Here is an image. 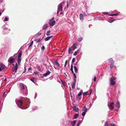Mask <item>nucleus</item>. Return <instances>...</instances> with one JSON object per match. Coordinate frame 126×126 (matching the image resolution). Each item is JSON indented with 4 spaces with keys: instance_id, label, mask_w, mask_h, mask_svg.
Masks as SVG:
<instances>
[{
    "instance_id": "obj_1",
    "label": "nucleus",
    "mask_w": 126,
    "mask_h": 126,
    "mask_svg": "<svg viewBox=\"0 0 126 126\" xmlns=\"http://www.w3.org/2000/svg\"><path fill=\"white\" fill-rule=\"evenodd\" d=\"M28 100H24V99L22 98L16 101V103L17 106L21 109H27L29 106L26 103V101H27Z\"/></svg>"
},
{
    "instance_id": "obj_2",
    "label": "nucleus",
    "mask_w": 126,
    "mask_h": 126,
    "mask_svg": "<svg viewBox=\"0 0 126 126\" xmlns=\"http://www.w3.org/2000/svg\"><path fill=\"white\" fill-rule=\"evenodd\" d=\"M64 3V2H63L61 3L59 5L58 7V10L59 11H62V6L63 5V4Z\"/></svg>"
},
{
    "instance_id": "obj_3",
    "label": "nucleus",
    "mask_w": 126,
    "mask_h": 126,
    "mask_svg": "<svg viewBox=\"0 0 126 126\" xmlns=\"http://www.w3.org/2000/svg\"><path fill=\"white\" fill-rule=\"evenodd\" d=\"M0 65L3 70H7V68L6 67L3 63H1Z\"/></svg>"
},
{
    "instance_id": "obj_4",
    "label": "nucleus",
    "mask_w": 126,
    "mask_h": 126,
    "mask_svg": "<svg viewBox=\"0 0 126 126\" xmlns=\"http://www.w3.org/2000/svg\"><path fill=\"white\" fill-rule=\"evenodd\" d=\"M114 103L113 102H112L110 103V106L108 105L109 106V108L110 107L111 109L112 110L114 108Z\"/></svg>"
},
{
    "instance_id": "obj_5",
    "label": "nucleus",
    "mask_w": 126,
    "mask_h": 126,
    "mask_svg": "<svg viewBox=\"0 0 126 126\" xmlns=\"http://www.w3.org/2000/svg\"><path fill=\"white\" fill-rule=\"evenodd\" d=\"M15 59H14L11 58H9L8 60V62L10 63H13L15 61Z\"/></svg>"
},
{
    "instance_id": "obj_6",
    "label": "nucleus",
    "mask_w": 126,
    "mask_h": 126,
    "mask_svg": "<svg viewBox=\"0 0 126 126\" xmlns=\"http://www.w3.org/2000/svg\"><path fill=\"white\" fill-rule=\"evenodd\" d=\"M116 82L114 80L110 79V85H114L116 84Z\"/></svg>"
},
{
    "instance_id": "obj_7",
    "label": "nucleus",
    "mask_w": 126,
    "mask_h": 126,
    "mask_svg": "<svg viewBox=\"0 0 126 126\" xmlns=\"http://www.w3.org/2000/svg\"><path fill=\"white\" fill-rule=\"evenodd\" d=\"M56 23V22L55 21H53L52 22H48V24L50 26H54Z\"/></svg>"
},
{
    "instance_id": "obj_8",
    "label": "nucleus",
    "mask_w": 126,
    "mask_h": 126,
    "mask_svg": "<svg viewBox=\"0 0 126 126\" xmlns=\"http://www.w3.org/2000/svg\"><path fill=\"white\" fill-rule=\"evenodd\" d=\"M115 107L116 108H119L120 107V104L119 102L117 101L115 104Z\"/></svg>"
},
{
    "instance_id": "obj_9",
    "label": "nucleus",
    "mask_w": 126,
    "mask_h": 126,
    "mask_svg": "<svg viewBox=\"0 0 126 126\" xmlns=\"http://www.w3.org/2000/svg\"><path fill=\"white\" fill-rule=\"evenodd\" d=\"M73 110L75 111H77L79 110L78 108L76 106H73Z\"/></svg>"
},
{
    "instance_id": "obj_10",
    "label": "nucleus",
    "mask_w": 126,
    "mask_h": 126,
    "mask_svg": "<svg viewBox=\"0 0 126 126\" xmlns=\"http://www.w3.org/2000/svg\"><path fill=\"white\" fill-rule=\"evenodd\" d=\"M19 86L21 90H23L24 89V88L23 84L22 83H21L19 84Z\"/></svg>"
},
{
    "instance_id": "obj_11",
    "label": "nucleus",
    "mask_w": 126,
    "mask_h": 126,
    "mask_svg": "<svg viewBox=\"0 0 126 126\" xmlns=\"http://www.w3.org/2000/svg\"><path fill=\"white\" fill-rule=\"evenodd\" d=\"M18 69V67L16 66L13 67V69L12 70L13 71H15V72H16Z\"/></svg>"
},
{
    "instance_id": "obj_12",
    "label": "nucleus",
    "mask_w": 126,
    "mask_h": 126,
    "mask_svg": "<svg viewBox=\"0 0 126 126\" xmlns=\"http://www.w3.org/2000/svg\"><path fill=\"white\" fill-rule=\"evenodd\" d=\"M77 44H74L73 45V47H73V50H74L77 48Z\"/></svg>"
},
{
    "instance_id": "obj_13",
    "label": "nucleus",
    "mask_w": 126,
    "mask_h": 126,
    "mask_svg": "<svg viewBox=\"0 0 126 126\" xmlns=\"http://www.w3.org/2000/svg\"><path fill=\"white\" fill-rule=\"evenodd\" d=\"M52 37V36H48L46 37L45 39V40L46 41H47L49 40L51 37Z\"/></svg>"
},
{
    "instance_id": "obj_14",
    "label": "nucleus",
    "mask_w": 126,
    "mask_h": 126,
    "mask_svg": "<svg viewBox=\"0 0 126 126\" xmlns=\"http://www.w3.org/2000/svg\"><path fill=\"white\" fill-rule=\"evenodd\" d=\"M79 16L80 19L81 20H83L84 19V18L83 14H80Z\"/></svg>"
},
{
    "instance_id": "obj_15",
    "label": "nucleus",
    "mask_w": 126,
    "mask_h": 126,
    "mask_svg": "<svg viewBox=\"0 0 126 126\" xmlns=\"http://www.w3.org/2000/svg\"><path fill=\"white\" fill-rule=\"evenodd\" d=\"M77 120H74L73 121L71 122V124H72V126H74L76 124Z\"/></svg>"
},
{
    "instance_id": "obj_16",
    "label": "nucleus",
    "mask_w": 126,
    "mask_h": 126,
    "mask_svg": "<svg viewBox=\"0 0 126 126\" xmlns=\"http://www.w3.org/2000/svg\"><path fill=\"white\" fill-rule=\"evenodd\" d=\"M55 63L58 67H60V65L59 63L58 62L57 60H56L54 61Z\"/></svg>"
},
{
    "instance_id": "obj_17",
    "label": "nucleus",
    "mask_w": 126,
    "mask_h": 126,
    "mask_svg": "<svg viewBox=\"0 0 126 126\" xmlns=\"http://www.w3.org/2000/svg\"><path fill=\"white\" fill-rule=\"evenodd\" d=\"M21 58H18L17 62L18 63V65H20V63H21Z\"/></svg>"
},
{
    "instance_id": "obj_18",
    "label": "nucleus",
    "mask_w": 126,
    "mask_h": 126,
    "mask_svg": "<svg viewBox=\"0 0 126 126\" xmlns=\"http://www.w3.org/2000/svg\"><path fill=\"white\" fill-rule=\"evenodd\" d=\"M41 38H36L34 40V41L36 42L37 43L39 42L40 41Z\"/></svg>"
},
{
    "instance_id": "obj_19",
    "label": "nucleus",
    "mask_w": 126,
    "mask_h": 126,
    "mask_svg": "<svg viewBox=\"0 0 126 126\" xmlns=\"http://www.w3.org/2000/svg\"><path fill=\"white\" fill-rule=\"evenodd\" d=\"M83 93V91L82 90H81L80 92L78 94V96L79 97L82 94V93Z\"/></svg>"
},
{
    "instance_id": "obj_20",
    "label": "nucleus",
    "mask_w": 126,
    "mask_h": 126,
    "mask_svg": "<svg viewBox=\"0 0 126 126\" xmlns=\"http://www.w3.org/2000/svg\"><path fill=\"white\" fill-rule=\"evenodd\" d=\"M50 73V72L49 70H48L46 73L44 74V76H46L49 74Z\"/></svg>"
},
{
    "instance_id": "obj_21",
    "label": "nucleus",
    "mask_w": 126,
    "mask_h": 126,
    "mask_svg": "<svg viewBox=\"0 0 126 126\" xmlns=\"http://www.w3.org/2000/svg\"><path fill=\"white\" fill-rule=\"evenodd\" d=\"M47 27H48V26H47V25L46 24L44 25L43 26L42 28V29L43 30H44L46 29L47 28Z\"/></svg>"
},
{
    "instance_id": "obj_22",
    "label": "nucleus",
    "mask_w": 126,
    "mask_h": 126,
    "mask_svg": "<svg viewBox=\"0 0 126 126\" xmlns=\"http://www.w3.org/2000/svg\"><path fill=\"white\" fill-rule=\"evenodd\" d=\"M109 62L110 63H114V62L112 59H110L109 60Z\"/></svg>"
},
{
    "instance_id": "obj_23",
    "label": "nucleus",
    "mask_w": 126,
    "mask_h": 126,
    "mask_svg": "<svg viewBox=\"0 0 126 126\" xmlns=\"http://www.w3.org/2000/svg\"><path fill=\"white\" fill-rule=\"evenodd\" d=\"M76 83L75 82L73 83L72 85V88L74 89Z\"/></svg>"
},
{
    "instance_id": "obj_24",
    "label": "nucleus",
    "mask_w": 126,
    "mask_h": 126,
    "mask_svg": "<svg viewBox=\"0 0 126 126\" xmlns=\"http://www.w3.org/2000/svg\"><path fill=\"white\" fill-rule=\"evenodd\" d=\"M22 52H21L19 53L18 57V58H21V56L22 55Z\"/></svg>"
},
{
    "instance_id": "obj_25",
    "label": "nucleus",
    "mask_w": 126,
    "mask_h": 126,
    "mask_svg": "<svg viewBox=\"0 0 126 126\" xmlns=\"http://www.w3.org/2000/svg\"><path fill=\"white\" fill-rule=\"evenodd\" d=\"M79 114H78L76 113L74 115L73 118L74 119H75L77 118Z\"/></svg>"
},
{
    "instance_id": "obj_26",
    "label": "nucleus",
    "mask_w": 126,
    "mask_h": 126,
    "mask_svg": "<svg viewBox=\"0 0 126 126\" xmlns=\"http://www.w3.org/2000/svg\"><path fill=\"white\" fill-rule=\"evenodd\" d=\"M74 68L75 72L76 74L77 73V71H78L77 69V67H76L75 66H74Z\"/></svg>"
},
{
    "instance_id": "obj_27",
    "label": "nucleus",
    "mask_w": 126,
    "mask_h": 126,
    "mask_svg": "<svg viewBox=\"0 0 126 126\" xmlns=\"http://www.w3.org/2000/svg\"><path fill=\"white\" fill-rule=\"evenodd\" d=\"M116 78L115 77H111L110 79V80H114H114H115L116 79Z\"/></svg>"
},
{
    "instance_id": "obj_28",
    "label": "nucleus",
    "mask_w": 126,
    "mask_h": 126,
    "mask_svg": "<svg viewBox=\"0 0 126 126\" xmlns=\"http://www.w3.org/2000/svg\"><path fill=\"white\" fill-rule=\"evenodd\" d=\"M82 39V37H80L78 39L77 41L79 42H80L81 41Z\"/></svg>"
},
{
    "instance_id": "obj_29",
    "label": "nucleus",
    "mask_w": 126,
    "mask_h": 126,
    "mask_svg": "<svg viewBox=\"0 0 126 126\" xmlns=\"http://www.w3.org/2000/svg\"><path fill=\"white\" fill-rule=\"evenodd\" d=\"M83 111H87V109L85 106H84L83 108Z\"/></svg>"
},
{
    "instance_id": "obj_30",
    "label": "nucleus",
    "mask_w": 126,
    "mask_h": 126,
    "mask_svg": "<svg viewBox=\"0 0 126 126\" xmlns=\"http://www.w3.org/2000/svg\"><path fill=\"white\" fill-rule=\"evenodd\" d=\"M73 66L72 65H71V70L72 71V73H74V72L73 70Z\"/></svg>"
},
{
    "instance_id": "obj_31",
    "label": "nucleus",
    "mask_w": 126,
    "mask_h": 126,
    "mask_svg": "<svg viewBox=\"0 0 126 126\" xmlns=\"http://www.w3.org/2000/svg\"><path fill=\"white\" fill-rule=\"evenodd\" d=\"M88 93V92H84L83 93V96H85V95H87Z\"/></svg>"
},
{
    "instance_id": "obj_32",
    "label": "nucleus",
    "mask_w": 126,
    "mask_h": 126,
    "mask_svg": "<svg viewBox=\"0 0 126 126\" xmlns=\"http://www.w3.org/2000/svg\"><path fill=\"white\" fill-rule=\"evenodd\" d=\"M119 14L118 13H117V14H111L110 15V16H116L118 15Z\"/></svg>"
},
{
    "instance_id": "obj_33",
    "label": "nucleus",
    "mask_w": 126,
    "mask_h": 126,
    "mask_svg": "<svg viewBox=\"0 0 126 126\" xmlns=\"http://www.w3.org/2000/svg\"><path fill=\"white\" fill-rule=\"evenodd\" d=\"M72 49L71 48H69L68 49V53H70L72 51Z\"/></svg>"
},
{
    "instance_id": "obj_34",
    "label": "nucleus",
    "mask_w": 126,
    "mask_h": 126,
    "mask_svg": "<svg viewBox=\"0 0 126 126\" xmlns=\"http://www.w3.org/2000/svg\"><path fill=\"white\" fill-rule=\"evenodd\" d=\"M36 67L39 70L41 71V68L39 66L37 65Z\"/></svg>"
},
{
    "instance_id": "obj_35",
    "label": "nucleus",
    "mask_w": 126,
    "mask_h": 126,
    "mask_svg": "<svg viewBox=\"0 0 126 126\" xmlns=\"http://www.w3.org/2000/svg\"><path fill=\"white\" fill-rule=\"evenodd\" d=\"M50 31H48L46 33V34L47 35L49 36L50 35Z\"/></svg>"
},
{
    "instance_id": "obj_36",
    "label": "nucleus",
    "mask_w": 126,
    "mask_h": 126,
    "mask_svg": "<svg viewBox=\"0 0 126 126\" xmlns=\"http://www.w3.org/2000/svg\"><path fill=\"white\" fill-rule=\"evenodd\" d=\"M68 63V60H67L66 61L65 63V65H64V67H65L67 65Z\"/></svg>"
},
{
    "instance_id": "obj_37",
    "label": "nucleus",
    "mask_w": 126,
    "mask_h": 126,
    "mask_svg": "<svg viewBox=\"0 0 126 126\" xmlns=\"http://www.w3.org/2000/svg\"><path fill=\"white\" fill-rule=\"evenodd\" d=\"M54 17H53L51 19H50L49 21L50 22H52L54 20Z\"/></svg>"
},
{
    "instance_id": "obj_38",
    "label": "nucleus",
    "mask_w": 126,
    "mask_h": 126,
    "mask_svg": "<svg viewBox=\"0 0 126 126\" xmlns=\"http://www.w3.org/2000/svg\"><path fill=\"white\" fill-rule=\"evenodd\" d=\"M30 80L33 82L35 83L36 82V81L34 79H30Z\"/></svg>"
},
{
    "instance_id": "obj_39",
    "label": "nucleus",
    "mask_w": 126,
    "mask_h": 126,
    "mask_svg": "<svg viewBox=\"0 0 126 126\" xmlns=\"http://www.w3.org/2000/svg\"><path fill=\"white\" fill-rule=\"evenodd\" d=\"M109 126H116L114 124L110 123L109 124Z\"/></svg>"
},
{
    "instance_id": "obj_40",
    "label": "nucleus",
    "mask_w": 126,
    "mask_h": 126,
    "mask_svg": "<svg viewBox=\"0 0 126 126\" xmlns=\"http://www.w3.org/2000/svg\"><path fill=\"white\" fill-rule=\"evenodd\" d=\"M76 60V59L75 58H73L72 61V63H74Z\"/></svg>"
},
{
    "instance_id": "obj_41",
    "label": "nucleus",
    "mask_w": 126,
    "mask_h": 126,
    "mask_svg": "<svg viewBox=\"0 0 126 126\" xmlns=\"http://www.w3.org/2000/svg\"><path fill=\"white\" fill-rule=\"evenodd\" d=\"M113 64H114V63H111V64L110 65V67L111 68H112L113 66H114Z\"/></svg>"
},
{
    "instance_id": "obj_42",
    "label": "nucleus",
    "mask_w": 126,
    "mask_h": 126,
    "mask_svg": "<svg viewBox=\"0 0 126 126\" xmlns=\"http://www.w3.org/2000/svg\"><path fill=\"white\" fill-rule=\"evenodd\" d=\"M81 121L79 120L78 121V123L77 124V126H79L80 124Z\"/></svg>"
},
{
    "instance_id": "obj_43",
    "label": "nucleus",
    "mask_w": 126,
    "mask_h": 126,
    "mask_svg": "<svg viewBox=\"0 0 126 126\" xmlns=\"http://www.w3.org/2000/svg\"><path fill=\"white\" fill-rule=\"evenodd\" d=\"M104 126H109V125H108V122L107 121L105 123Z\"/></svg>"
},
{
    "instance_id": "obj_44",
    "label": "nucleus",
    "mask_w": 126,
    "mask_h": 126,
    "mask_svg": "<svg viewBox=\"0 0 126 126\" xmlns=\"http://www.w3.org/2000/svg\"><path fill=\"white\" fill-rule=\"evenodd\" d=\"M33 41H32V42H31V43L30 45L29 46V47H31L32 46V45H33Z\"/></svg>"
},
{
    "instance_id": "obj_45",
    "label": "nucleus",
    "mask_w": 126,
    "mask_h": 126,
    "mask_svg": "<svg viewBox=\"0 0 126 126\" xmlns=\"http://www.w3.org/2000/svg\"><path fill=\"white\" fill-rule=\"evenodd\" d=\"M8 18L6 17L4 19V21H8Z\"/></svg>"
},
{
    "instance_id": "obj_46",
    "label": "nucleus",
    "mask_w": 126,
    "mask_h": 126,
    "mask_svg": "<svg viewBox=\"0 0 126 126\" xmlns=\"http://www.w3.org/2000/svg\"><path fill=\"white\" fill-rule=\"evenodd\" d=\"M86 112L85 111L83 112L82 113V115L83 116H84L86 114Z\"/></svg>"
},
{
    "instance_id": "obj_47",
    "label": "nucleus",
    "mask_w": 126,
    "mask_h": 126,
    "mask_svg": "<svg viewBox=\"0 0 126 126\" xmlns=\"http://www.w3.org/2000/svg\"><path fill=\"white\" fill-rule=\"evenodd\" d=\"M78 52L77 51H75V52L74 54V55L76 56Z\"/></svg>"
},
{
    "instance_id": "obj_48",
    "label": "nucleus",
    "mask_w": 126,
    "mask_h": 126,
    "mask_svg": "<svg viewBox=\"0 0 126 126\" xmlns=\"http://www.w3.org/2000/svg\"><path fill=\"white\" fill-rule=\"evenodd\" d=\"M74 78V79H76L77 78V77L76 75V74L75 73H74L73 74Z\"/></svg>"
},
{
    "instance_id": "obj_49",
    "label": "nucleus",
    "mask_w": 126,
    "mask_h": 126,
    "mask_svg": "<svg viewBox=\"0 0 126 126\" xmlns=\"http://www.w3.org/2000/svg\"><path fill=\"white\" fill-rule=\"evenodd\" d=\"M42 49V50H44L45 49V47L44 46H43L41 48Z\"/></svg>"
},
{
    "instance_id": "obj_50",
    "label": "nucleus",
    "mask_w": 126,
    "mask_h": 126,
    "mask_svg": "<svg viewBox=\"0 0 126 126\" xmlns=\"http://www.w3.org/2000/svg\"><path fill=\"white\" fill-rule=\"evenodd\" d=\"M93 80L94 81H95L96 80V77L95 76L94 77Z\"/></svg>"
},
{
    "instance_id": "obj_51",
    "label": "nucleus",
    "mask_w": 126,
    "mask_h": 126,
    "mask_svg": "<svg viewBox=\"0 0 126 126\" xmlns=\"http://www.w3.org/2000/svg\"><path fill=\"white\" fill-rule=\"evenodd\" d=\"M92 89H90V90L89 91V92H90V94H89V95H90L91 93L92 92Z\"/></svg>"
},
{
    "instance_id": "obj_52",
    "label": "nucleus",
    "mask_w": 126,
    "mask_h": 126,
    "mask_svg": "<svg viewBox=\"0 0 126 126\" xmlns=\"http://www.w3.org/2000/svg\"><path fill=\"white\" fill-rule=\"evenodd\" d=\"M2 28L3 29H5V27L4 26H3ZM5 29L7 30V29L6 28V29Z\"/></svg>"
},
{
    "instance_id": "obj_53",
    "label": "nucleus",
    "mask_w": 126,
    "mask_h": 126,
    "mask_svg": "<svg viewBox=\"0 0 126 126\" xmlns=\"http://www.w3.org/2000/svg\"><path fill=\"white\" fill-rule=\"evenodd\" d=\"M32 69V68L31 67L29 68L28 69V71H30V70H31Z\"/></svg>"
},
{
    "instance_id": "obj_54",
    "label": "nucleus",
    "mask_w": 126,
    "mask_h": 126,
    "mask_svg": "<svg viewBox=\"0 0 126 126\" xmlns=\"http://www.w3.org/2000/svg\"><path fill=\"white\" fill-rule=\"evenodd\" d=\"M114 110L116 111H118V110L117 109H114Z\"/></svg>"
},
{
    "instance_id": "obj_55",
    "label": "nucleus",
    "mask_w": 126,
    "mask_h": 126,
    "mask_svg": "<svg viewBox=\"0 0 126 126\" xmlns=\"http://www.w3.org/2000/svg\"><path fill=\"white\" fill-rule=\"evenodd\" d=\"M24 68H25L24 71V72H23V73H25V72L26 70L25 67Z\"/></svg>"
},
{
    "instance_id": "obj_56",
    "label": "nucleus",
    "mask_w": 126,
    "mask_h": 126,
    "mask_svg": "<svg viewBox=\"0 0 126 126\" xmlns=\"http://www.w3.org/2000/svg\"><path fill=\"white\" fill-rule=\"evenodd\" d=\"M24 94L25 95H27V92H26L25 93H24Z\"/></svg>"
},
{
    "instance_id": "obj_57",
    "label": "nucleus",
    "mask_w": 126,
    "mask_h": 126,
    "mask_svg": "<svg viewBox=\"0 0 126 126\" xmlns=\"http://www.w3.org/2000/svg\"><path fill=\"white\" fill-rule=\"evenodd\" d=\"M80 50L79 49H78L77 51V52H80Z\"/></svg>"
},
{
    "instance_id": "obj_58",
    "label": "nucleus",
    "mask_w": 126,
    "mask_h": 126,
    "mask_svg": "<svg viewBox=\"0 0 126 126\" xmlns=\"http://www.w3.org/2000/svg\"><path fill=\"white\" fill-rule=\"evenodd\" d=\"M68 1H67V6L68 7Z\"/></svg>"
},
{
    "instance_id": "obj_59",
    "label": "nucleus",
    "mask_w": 126,
    "mask_h": 126,
    "mask_svg": "<svg viewBox=\"0 0 126 126\" xmlns=\"http://www.w3.org/2000/svg\"><path fill=\"white\" fill-rule=\"evenodd\" d=\"M15 66H16L17 67H18V65H17V63H16L15 64Z\"/></svg>"
},
{
    "instance_id": "obj_60",
    "label": "nucleus",
    "mask_w": 126,
    "mask_h": 126,
    "mask_svg": "<svg viewBox=\"0 0 126 126\" xmlns=\"http://www.w3.org/2000/svg\"><path fill=\"white\" fill-rule=\"evenodd\" d=\"M41 33H39V34H37V35H38V36H40V35H41Z\"/></svg>"
},
{
    "instance_id": "obj_61",
    "label": "nucleus",
    "mask_w": 126,
    "mask_h": 126,
    "mask_svg": "<svg viewBox=\"0 0 126 126\" xmlns=\"http://www.w3.org/2000/svg\"><path fill=\"white\" fill-rule=\"evenodd\" d=\"M2 71L1 68V66H0V71Z\"/></svg>"
},
{
    "instance_id": "obj_62",
    "label": "nucleus",
    "mask_w": 126,
    "mask_h": 126,
    "mask_svg": "<svg viewBox=\"0 0 126 126\" xmlns=\"http://www.w3.org/2000/svg\"><path fill=\"white\" fill-rule=\"evenodd\" d=\"M74 80H75V81L74 82H75V83L76 82V79H75Z\"/></svg>"
},
{
    "instance_id": "obj_63",
    "label": "nucleus",
    "mask_w": 126,
    "mask_h": 126,
    "mask_svg": "<svg viewBox=\"0 0 126 126\" xmlns=\"http://www.w3.org/2000/svg\"><path fill=\"white\" fill-rule=\"evenodd\" d=\"M78 61L77 62H76V63H75V65H77V63H78Z\"/></svg>"
},
{
    "instance_id": "obj_64",
    "label": "nucleus",
    "mask_w": 126,
    "mask_h": 126,
    "mask_svg": "<svg viewBox=\"0 0 126 126\" xmlns=\"http://www.w3.org/2000/svg\"><path fill=\"white\" fill-rule=\"evenodd\" d=\"M63 14V13H62V12H61L60 13V15H61V14Z\"/></svg>"
}]
</instances>
